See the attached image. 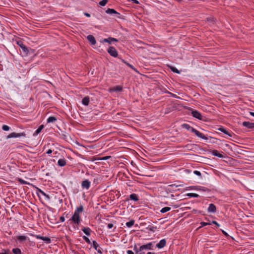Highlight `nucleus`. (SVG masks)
Wrapping results in <instances>:
<instances>
[{"mask_svg": "<svg viewBox=\"0 0 254 254\" xmlns=\"http://www.w3.org/2000/svg\"><path fill=\"white\" fill-rule=\"evenodd\" d=\"M52 152V150L51 149H49L47 151V154H51Z\"/></svg>", "mask_w": 254, "mask_h": 254, "instance_id": "obj_49", "label": "nucleus"}, {"mask_svg": "<svg viewBox=\"0 0 254 254\" xmlns=\"http://www.w3.org/2000/svg\"><path fill=\"white\" fill-rule=\"evenodd\" d=\"M127 65H128L129 67H130L131 68H133V67H132V66L131 65H130V64H127Z\"/></svg>", "mask_w": 254, "mask_h": 254, "instance_id": "obj_55", "label": "nucleus"}, {"mask_svg": "<svg viewBox=\"0 0 254 254\" xmlns=\"http://www.w3.org/2000/svg\"><path fill=\"white\" fill-rule=\"evenodd\" d=\"M160 90H161V92L162 93H170L169 92H168L166 89H163V90H162V89H161V88L160 87Z\"/></svg>", "mask_w": 254, "mask_h": 254, "instance_id": "obj_41", "label": "nucleus"}, {"mask_svg": "<svg viewBox=\"0 0 254 254\" xmlns=\"http://www.w3.org/2000/svg\"><path fill=\"white\" fill-rule=\"evenodd\" d=\"M108 0H102L99 2V4L101 6H105L107 3Z\"/></svg>", "mask_w": 254, "mask_h": 254, "instance_id": "obj_36", "label": "nucleus"}, {"mask_svg": "<svg viewBox=\"0 0 254 254\" xmlns=\"http://www.w3.org/2000/svg\"><path fill=\"white\" fill-rule=\"evenodd\" d=\"M201 227L205 226L208 225H210V223H206V222H201Z\"/></svg>", "mask_w": 254, "mask_h": 254, "instance_id": "obj_40", "label": "nucleus"}, {"mask_svg": "<svg viewBox=\"0 0 254 254\" xmlns=\"http://www.w3.org/2000/svg\"><path fill=\"white\" fill-rule=\"evenodd\" d=\"M250 114L251 115H252V116L254 117V112H250Z\"/></svg>", "mask_w": 254, "mask_h": 254, "instance_id": "obj_52", "label": "nucleus"}, {"mask_svg": "<svg viewBox=\"0 0 254 254\" xmlns=\"http://www.w3.org/2000/svg\"><path fill=\"white\" fill-rule=\"evenodd\" d=\"M26 136V134L24 132H12L10 133L6 136V138H21V137H25Z\"/></svg>", "mask_w": 254, "mask_h": 254, "instance_id": "obj_3", "label": "nucleus"}, {"mask_svg": "<svg viewBox=\"0 0 254 254\" xmlns=\"http://www.w3.org/2000/svg\"><path fill=\"white\" fill-rule=\"evenodd\" d=\"M65 220V219H64V216H61L60 217V221L61 222H64Z\"/></svg>", "mask_w": 254, "mask_h": 254, "instance_id": "obj_43", "label": "nucleus"}, {"mask_svg": "<svg viewBox=\"0 0 254 254\" xmlns=\"http://www.w3.org/2000/svg\"><path fill=\"white\" fill-rule=\"evenodd\" d=\"M170 210H171V208L170 207H165L162 208L160 210V212L161 213H166V212L170 211Z\"/></svg>", "mask_w": 254, "mask_h": 254, "instance_id": "obj_26", "label": "nucleus"}, {"mask_svg": "<svg viewBox=\"0 0 254 254\" xmlns=\"http://www.w3.org/2000/svg\"><path fill=\"white\" fill-rule=\"evenodd\" d=\"M192 132H193L196 136H197L199 138H202L205 140L208 139V137L207 136H206L204 134L200 132L198 130H196L195 129H194V131H193Z\"/></svg>", "mask_w": 254, "mask_h": 254, "instance_id": "obj_6", "label": "nucleus"}, {"mask_svg": "<svg viewBox=\"0 0 254 254\" xmlns=\"http://www.w3.org/2000/svg\"><path fill=\"white\" fill-rule=\"evenodd\" d=\"M156 247L159 248V243L156 244Z\"/></svg>", "mask_w": 254, "mask_h": 254, "instance_id": "obj_58", "label": "nucleus"}, {"mask_svg": "<svg viewBox=\"0 0 254 254\" xmlns=\"http://www.w3.org/2000/svg\"><path fill=\"white\" fill-rule=\"evenodd\" d=\"M27 237L25 236H18L16 237V240L19 242L20 243H22L26 241Z\"/></svg>", "mask_w": 254, "mask_h": 254, "instance_id": "obj_9", "label": "nucleus"}, {"mask_svg": "<svg viewBox=\"0 0 254 254\" xmlns=\"http://www.w3.org/2000/svg\"><path fill=\"white\" fill-rule=\"evenodd\" d=\"M194 174L197 175V176H200L201 175V173L198 171H197V170H195L194 171Z\"/></svg>", "mask_w": 254, "mask_h": 254, "instance_id": "obj_39", "label": "nucleus"}, {"mask_svg": "<svg viewBox=\"0 0 254 254\" xmlns=\"http://www.w3.org/2000/svg\"><path fill=\"white\" fill-rule=\"evenodd\" d=\"M42 240L47 244H49L51 242V239L46 237H43V239H42Z\"/></svg>", "mask_w": 254, "mask_h": 254, "instance_id": "obj_32", "label": "nucleus"}, {"mask_svg": "<svg viewBox=\"0 0 254 254\" xmlns=\"http://www.w3.org/2000/svg\"><path fill=\"white\" fill-rule=\"evenodd\" d=\"M1 254H8L7 252H5L4 253H2Z\"/></svg>", "mask_w": 254, "mask_h": 254, "instance_id": "obj_56", "label": "nucleus"}, {"mask_svg": "<svg viewBox=\"0 0 254 254\" xmlns=\"http://www.w3.org/2000/svg\"><path fill=\"white\" fill-rule=\"evenodd\" d=\"M85 15H86V16H87V17H89V16H90V14H88V13H85Z\"/></svg>", "mask_w": 254, "mask_h": 254, "instance_id": "obj_54", "label": "nucleus"}, {"mask_svg": "<svg viewBox=\"0 0 254 254\" xmlns=\"http://www.w3.org/2000/svg\"><path fill=\"white\" fill-rule=\"evenodd\" d=\"M107 227H108V229H111L113 228V225L111 223H109L108 224Z\"/></svg>", "mask_w": 254, "mask_h": 254, "instance_id": "obj_44", "label": "nucleus"}, {"mask_svg": "<svg viewBox=\"0 0 254 254\" xmlns=\"http://www.w3.org/2000/svg\"><path fill=\"white\" fill-rule=\"evenodd\" d=\"M175 0L177 2H182L183 1V0Z\"/></svg>", "mask_w": 254, "mask_h": 254, "instance_id": "obj_53", "label": "nucleus"}, {"mask_svg": "<svg viewBox=\"0 0 254 254\" xmlns=\"http://www.w3.org/2000/svg\"><path fill=\"white\" fill-rule=\"evenodd\" d=\"M212 153L213 155L217 156L219 158H223V155L220 154L217 150H213L212 151Z\"/></svg>", "mask_w": 254, "mask_h": 254, "instance_id": "obj_18", "label": "nucleus"}, {"mask_svg": "<svg viewBox=\"0 0 254 254\" xmlns=\"http://www.w3.org/2000/svg\"><path fill=\"white\" fill-rule=\"evenodd\" d=\"M222 232L223 234L224 235H225V236H228V234L225 231H224V230H222Z\"/></svg>", "mask_w": 254, "mask_h": 254, "instance_id": "obj_50", "label": "nucleus"}, {"mask_svg": "<svg viewBox=\"0 0 254 254\" xmlns=\"http://www.w3.org/2000/svg\"><path fill=\"white\" fill-rule=\"evenodd\" d=\"M93 247V248L98 252L101 253V251L99 250V245L97 244V243L95 241H93L92 243Z\"/></svg>", "mask_w": 254, "mask_h": 254, "instance_id": "obj_25", "label": "nucleus"}, {"mask_svg": "<svg viewBox=\"0 0 254 254\" xmlns=\"http://www.w3.org/2000/svg\"><path fill=\"white\" fill-rule=\"evenodd\" d=\"M166 240L165 239H162L161 241H160V249L164 247L166 245Z\"/></svg>", "mask_w": 254, "mask_h": 254, "instance_id": "obj_29", "label": "nucleus"}, {"mask_svg": "<svg viewBox=\"0 0 254 254\" xmlns=\"http://www.w3.org/2000/svg\"><path fill=\"white\" fill-rule=\"evenodd\" d=\"M224 150L227 152L229 153L230 151H233L232 147H230L228 144H224V146L223 147Z\"/></svg>", "mask_w": 254, "mask_h": 254, "instance_id": "obj_17", "label": "nucleus"}, {"mask_svg": "<svg viewBox=\"0 0 254 254\" xmlns=\"http://www.w3.org/2000/svg\"><path fill=\"white\" fill-rule=\"evenodd\" d=\"M187 196L193 197H198L199 196V195L198 194L194 193H189L187 194Z\"/></svg>", "mask_w": 254, "mask_h": 254, "instance_id": "obj_31", "label": "nucleus"}, {"mask_svg": "<svg viewBox=\"0 0 254 254\" xmlns=\"http://www.w3.org/2000/svg\"><path fill=\"white\" fill-rule=\"evenodd\" d=\"M171 70L174 72H175V73H180V71L179 70L177 69L176 67H171Z\"/></svg>", "mask_w": 254, "mask_h": 254, "instance_id": "obj_33", "label": "nucleus"}, {"mask_svg": "<svg viewBox=\"0 0 254 254\" xmlns=\"http://www.w3.org/2000/svg\"><path fill=\"white\" fill-rule=\"evenodd\" d=\"M106 12L107 13L110 14H119V13L117 12L116 11H115L114 9L108 8L106 11Z\"/></svg>", "mask_w": 254, "mask_h": 254, "instance_id": "obj_23", "label": "nucleus"}, {"mask_svg": "<svg viewBox=\"0 0 254 254\" xmlns=\"http://www.w3.org/2000/svg\"><path fill=\"white\" fill-rule=\"evenodd\" d=\"M212 224H214L215 225H216L217 226H218V227H219V226H220V225H219V224L217 222H216V221H213L212 222Z\"/></svg>", "mask_w": 254, "mask_h": 254, "instance_id": "obj_48", "label": "nucleus"}, {"mask_svg": "<svg viewBox=\"0 0 254 254\" xmlns=\"http://www.w3.org/2000/svg\"><path fill=\"white\" fill-rule=\"evenodd\" d=\"M108 52L110 55L114 57H117L118 56V52L115 48L113 47H110L108 49Z\"/></svg>", "mask_w": 254, "mask_h": 254, "instance_id": "obj_5", "label": "nucleus"}, {"mask_svg": "<svg viewBox=\"0 0 254 254\" xmlns=\"http://www.w3.org/2000/svg\"><path fill=\"white\" fill-rule=\"evenodd\" d=\"M43 128H44V126L41 125L38 127V128L34 132V133H33V135L36 136V135H38L41 131V130L43 129Z\"/></svg>", "mask_w": 254, "mask_h": 254, "instance_id": "obj_21", "label": "nucleus"}, {"mask_svg": "<svg viewBox=\"0 0 254 254\" xmlns=\"http://www.w3.org/2000/svg\"><path fill=\"white\" fill-rule=\"evenodd\" d=\"M89 102V98L88 97H84L82 100V103L85 106H87Z\"/></svg>", "mask_w": 254, "mask_h": 254, "instance_id": "obj_20", "label": "nucleus"}, {"mask_svg": "<svg viewBox=\"0 0 254 254\" xmlns=\"http://www.w3.org/2000/svg\"><path fill=\"white\" fill-rule=\"evenodd\" d=\"M77 144V145H80L81 146H83V147H85V148H86V147H93V146H89V145H81V144H79V143H78V144Z\"/></svg>", "mask_w": 254, "mask_h": 254, "instance_id": "obj_45", "label": "nucleus"}, {"mask_svg": "<svg viewBox=\"0 0 254 254\" xmlns=\"http://www.w3.org/2000/svg\"><path fill=\"white\" fill-rule=\"evenodd\" d=\"M21 47L22 48V49L24 50V51H25V52L26 51L27 49H26L25 47Z\"/></svg>", "mask_w": 254, "mask_h": 254, "instance_id": "obj_51", "label": "nucleus"}, {"mask_svg": "<svg viewBox=\"0 0 254 254\" xmlns=\"http://www.w3.org/2000/svg\"><path fill=\"white\" fill-rule=\"evenodd\" d=\"M58 164L61 167L64 166L66 165V160L64 159H60L58 161Z\"/></svg>", "mask_w": 254, "mask_h": 254, "instance_id": "obj_15", "label": "nucleus"}, {"mask_svg": "<svg viewBox=\"0 0 254 254\" xmlns=\"http://www.w3.org/2000/svg\"><path fill=\"white\" fill-rule=\"evenodd\" d=\"M39 192L44 196H45L47 198L49 199V196L48 194H46L43 191L41 190H39Z\"/></svg>", "mask_w": 254, "mask_h": 254, "instance_id": "obj_35", "label": "nucleus"}, {"mask_svg": "<svg viewBox=\"0 0 254 254\" xmlns=\"http://www.w3.org/2000/svg\"><path fill=\"white\" fill-rule=\"evenodd\" d=\"M14 254H21V251L19 248H14L12 250Z\"/></svg>", "mask_w": 254, "mask_h": 254, "instance_id": "obj_28", "label": "nucleus"}, {"mask_svg": "<svg viewBox=\"0 0 254 254\" xmlns=\"http://www.w3.org/2000/svg\"><path fill=\"white\" fill-rule=\"evenodd\" d=\"M2 128L4 131H8L10 129V127L7 125H3Z\"/></svg>", "mask_w": 254, "mask_h": 254, "instance_id": "obj_34", "label": "nucleus"}, {"mask_svg": "<svg viewBox=\"0 0 254 254\" xmlns=\"http://www.w3.org/2000/svg\"><path fill=\"white\" fill-rule=\"evenodd\" d=\"M122 90V87L120 86H116L115 87H113L109 89L110 92H118Z\"/></svg>", "mask_w": 254, "mask_h": 254, "instance_id": "obj_13", "label": "nucleus"}, {"mask_svg": "<svg viewBox=\"0 0 254 254\" xmlns=\"http://www.w3.org/2000/svg\"><path fill=\"white\" fill-rule=\"evenodd\" d=\"M87 39L91 43L92 45H95L96 40L95 38L92 35L87 36Z\"/></svg>", "mask_w": 254, "mask_h": 254, "instance_id": "obj_14", "label": "nucleus"}, {"mask_svg": "<svg viewBox=\"0 0 254 254\" xmlns=\"http://www.w3.org/2000/svg\"><path fill=\"white\" fill-rule=\"evenodd\" d=\"M243 126L247 127L248 128H254V123H250L249 122H244L242 123Z\"/></svg>", "mask_w": 254, "mask_h": 254, "instance_id": "obj_8", "label": "nucleus"}, {"mask_svg": "<svg viewBox=\"0 0 254 254\" xmlns=\"http://www.w3.org/2000/svg\"><path fill=\"white\" fill-rule=\"evenodd\" d=\"M83 211V206L80 205L79 207L76 208L74 211V214L70 219L75 224L78 225L81 221L80 218V213Z\"/></svg>", "mask_w": 254, "mask_h": 254, "instance_id": "obj_1", "label": "nucleus"}, {"mask_svg": "<svg viewBox=\"0 0 254 254\" xmlns=\"http://www.w3.org/2000/svg\"><path fill=\"white\" fill-rule=\"evenodd\" d=\"M83 239L85 241V242H86V243H88V244H91V241H90V240L89 239V238H87V237H86V236H83Z\"/></svg>", "mask_w": 254, "mask_h": 254, "instance_id": "obj_37", "label": "nucleus"}, {"mask_svg": "<svg viewBox=\"0 0 254 254\" xmlns=\"http://www.w3.org/2000/svg\"><path fill=\"white\" fill-rule=\"evenodd\" d=\"M118 40L114 38H109L108 39H104L101 42H108L109 44H111L113 42H117Z\"/></svg>", "mask_w": 254, "mask_h": 254, "instance_id": "obj_12", "label": "nucleus"}, {"mask_svg": "<svg viewBox=\"0 0 254 254\" xmlns=\"http://www.w3.org/2000/svg\"><path fill=\"white\" fill-rule=\"evenodd\" d=\"M161 219H162V218H160L159 220L160 221Z\"/></svg>", "mask_w": 254, "mask_h": 254, "instance_id": "obj_59", "label": "nucleus"}, {"mask_svg": "<svg viewBox=\"0 0 254 254\" xmlns=\"http://www.w3.org/2000/svg\"><path fill=\"white\" fill-rule=\"evenodd\" d=\"M191 115L199 120H203V116L201 114L196 110H193L191 111Z\"/></svg>", "mask_w": 254, "mask_h": 254, "instance_id": "obj_4", "label": "nucleus"}, {"mask_svg": "<svg viewBox=\"0 0 254 254\" xmlns=\"http://www.w3.org/2000/svg\"><path fill=\"white\" fill-rule=\"evenodd\" d=\"M127 0L128 1H131L132 2H133L134 3H136V4H138L139 3V1L137 0Z\"/></svg>", "mask_w": 254, "mask_h": 254, "instance_id": "obj_42", "label": "nucleus"}, {"mask_svg": "<svg viewBox=\"0 0 254 254\" xmlns=\"http://www.w3.org/2000/svg\"><path fill=\"white\" fill-rule=\"evenodd\" d=\"M147 254H154V253H151V252H148V253H147Z\"/></svg>", "mask_w": 254, "mask_h": 254, "instance_id": "obj_57", "label": "nucleus"}, {"mask_svg": "<svg viewBox=\"0 0 254 254\" xmlns=\"http://www.w3.org/2000/svg\"><path fill=\"white\" fill-rule=\"evenodd\" d=\"M36 238L38 239H41L42 240V239H43V237L42 236H41L40 235H36L35 236Z\"/></svg>", "mask_w": 254, "mask_h": 254, "instance_id": "obj_47", "label": "nucleus"}, {"mask_svg": "<svg viewBox=\"0 0 254 254\" xmlns=\"http://www.w3.org/2000/svg\"><path fill=\"white\" fill-rule=\"evenodd\" d=\"M91 183L87 180L83 181L81 184V186L83 188H85L88 190L90 186Z\"/></svg>", "mask_w": 254, "mask_h": 254, "instance_id": "obj_7", "label": "nucleus"}, {"mask_svg": "<svg viewBox=\"0 0 254 254\" xmlns=\"http://www.w3.org/2000/svg\"><path fill=\"white\" fill-rule=\"evenodd\" d=\"M127 254H134L133 252L131 250H127Z\"/></svg>", "mask_w": 254, "mask_h": 254, "instance_id": "obj_46", "label": "nucleus"}, {"mask_svg": "<svg viewBox=\"0 0 254 254\" xmlns=\"http://www.w3.org/2000/svg\"><path fill=\"white\" fill-rule=\"evenodd\" d=\"M82 230L83 232L87 236H89L90 235V232L91 231V229L89 228H83Z\"/></svg>", "mask_w": 254, "mask_h": 254, "instance_id": "obj_22", "label": "nucleus"}, {"mask_svg": "<svg viewBox=\"0 0 254 254\" xmlns=\"http://www.w3.org/2000/svg\"><path fill=\"white\" fill-rule=\"evenodd\" d=\"M56 120V119L55 117H50L48 119L47 122H48V123H53V122H55Z\"/></svg>", "mask_w": 254, "mask_h": 254, "instance_id": "obj_30", "label": "nucleus"}, {"mask_svg": "<svg viewBox=\"0 0 254 254\" xmlns=\"http://www.w3.org/2000/svg\"><path fill=\"white\" fill-rule=\"evenodd\" d=\"M129 198L134 201H136L138 200L137 195L135 193H132L129 195Z\"/></svg>", "mask_w": 254, "mask_h": 254, "instance_id": "obj_19", "label": "nucleus"}, {"mask_svg": "<svg viewBox=\"0 0 254 254\" xmlns=\"http://www.w3.org/2000/svg\"><path fill=\"white\" fill-rule=\"evenodd\" d=\"M179 186H180V185H176V184H172V185H169L168 186V187L167 188V190H169V191H171L174 189L177 188Z\"/></svg>", "mask_w": 254, "mask_h": 254, "instance_id": "obj_16", "label": "nucleus"}, {"mask_svg": "<svg viewBox=\"0 0 254 254\" xmlns=\"http://www.w3.org/2000/svg\"><path fill=\"white\" fill-rule=\"evenodd\" d=\"M207 210L208 212L214 213L216 210V206L213 204L211 203L209 205Z\"/></svg>", "mask_w": 254, "mask_h": 254, "instance_id": "obj_10", "label": "nucleus"}, {"mask_svg": "<svg viewBox=\"0 0 254 254\" xmlns=\"http://www.w3.org/2000/svg\"><path fill=\"white\" fill-rule=\"evenodd\" d=\"M153 245L151 243H149L147 244L143 245L140 247L139 250H136L135 248L134 249V250L135 251L136 253H138V252H143L144 251H148L152 249Z\"/></svg>", "mask_w": 254, "mask_h": 254, "instance_id": "obj_2", "label": "nucleus"}, {"mask_svg": "<svg viewBox=\"0 0 254 254\" xmlns=\"http://www.w3.org/2000/svg\"><path fill=\"white\" fill-rule=\"evenodd\" d=\"M134 221L133 220H131L129 221V222H127L126 223V225L127 227L130 228L134 225Z\"/></svg>", "mask_w": 254, "mask_h": 254, "instance_id": "obj_27", "label": "nucleus"}, {"mask_svg": "<svg viewBox=\"0 0 254 254\" xmlns=\"http://www.w3.org/2000/svg\"><path fill=\"white\" fill-rule=\"evenodd\" d=\"M19 182L21 184H27L26 182L21 179H19Z\"/></svg>", "mask_w": 254, "mask_h": 254, "instance_id": "obj_38", "label": "nucleus"}, {"mask_svg": "<svg viewBox=\"0 0 254 254\" xmlns=\"http://www.w3.org/2000/svg\"><path fill=\"white\" fill-rule=\"evenodd\" d=\"M182 127L184 128H186L188 130L192 132L193 131H194V128L190 127L189 125L187 124H184L182 125Z\"/></svg>", "mask_w": 254, "mask_h": 254, "instance_id": "obj_11", "label": "nucleus"}, {"mask_svg": "<svg viewBox=\"0 0 254 254\" xmlns=\"http://www.w3.org/2000/svg\"><path fill=\"white\" fill-rule=\"evenodd\" d=\"M219 130L224 132L225 134L228 135L229 136H231V135L230 134V133L226 129H225L224 127H220L218 129Z\"/></svg>", "mask_w": 254, "mask_h": 254, "instance_id": "obj_24", "label": "nucleus"}]
</instances>
